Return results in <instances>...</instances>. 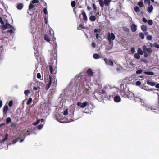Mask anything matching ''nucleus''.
Wrapping results in <instances>:
<instances>
[{
  "label": "nucleus",
  "instance_id": "nucleus-1",
  "mask_svg": "<svg viewBox=\"0 0 159 159\" xmlns=\"http://www.w3.org/2000/svg\"><path fill=\"white\" fill-rule=\"evenodd\" d=\"M120 95L124 98H128L131 100L133 99L135 102L138 101L140 99L138 97H134L133 93L130 91L126 92L122 91L120 92Z\"/></svg>",
  "mask_w": 159,
  "mask_h": 159
},
{
  "label": "nucleus",
  "instance_id": "nucleus-2",
  "mask_svg": "<svg viewBox=\"0 0 159 159\" xmlns=\"http://www.w3.org/2000/svg\"><path fill=\"white\" fill-rule=\"evenodd\" d=\"M143 51L140 48H139L137 50V53L139 55H142L144 53V56L145 57H147L148 55L150 56L152 52V49L149 48H147L145 45L142 46Z\"/></svg>",
  "mask_w": 159,
  "mask_h": 159
},
{
  "label": "nucleus",
  "instance_id": "nucleus-3",
  "mask_svg": "<svg viewBox=\"0 0 159 159\" xmlns=\"http://www.w3.org/2000/svg\"><path fill=\"white\" fill-rule=\"evenodd\" d=\"M111 1V0H104V1L103 2V0H98L99 4L101 7H103L104 5H105L106 6H109Z\"/></svg>",
  "mask_w": 159,
  "mask_h": 159
},
{
  "label": "nucleus",
  "instance_id": "nucleus-4",
  "mask_svg": "<svg viewBox=\"0 0 159 159\" xmlns=\"http://www.w3.org/2000/svg\"><path fill=\"white\" fill-rule=\"evenodd\" d=\"M115 36L113 33L108 32L107 34V39L109 43L111 44V40H114L115 39Z\"/></svg>",
  "mask_w": 159,
  "mask_h": 159
},
{
  "label": "nucleus",
  "instance_id": "nucleus-5",
  "mask_svg": "<svg viewBox=\"0 0 159 159\" xmlns=\"http://www.w3.org/2000/svg\"><path fill=\"white\" fill-rule=\"evenodd\" d=\"M54 36L48 33L47 34H45L44 36V40L48 42H49L51 39H52V37Z\"/></svg>",
  "mask_w": 159,
  "mask_h": 159
},
{
  "label": "nucleus",
  "instance_id": "nucleus-6",
  "mask_svg": "<svg viewBox=\"0 0 159 159\" xmlns=\"http://www.w3.org/2000/svg\"><path fill=\"white\" fill-rule=\"evenodd\" d=\"M2 29L5 30L7 29H12L14 31L15 30V28L10 24L6 23V24L2 26Z\"/></svg>",
  "mask_w": 159,
  "mask_h": 159
},
{
  "label": "nucleus",
  "instance_id": "nucleus-7",
  "mask_svg": "<svg viewBox=\"0 0 159 159\" xmlns=\"http://www.w3.org/2000/svg\"><path fill=\"white\" fill-rule=\"evenodd\" d=\"M104 60L106 64L111 66H113V62L111 60L107 58H105Z\"/></svg>",
  "mask_w": 159,
  "mask_h": 159
},
{
  "label": "nucleus",
  "instance_id": "nucleus-8",
  "mask_svg": "<svg viewBox=\"0 0 159 159\" xmlns=\"http://www.w3.org/2000/svg\"><path fill=\"white\" fill-rule=\"evenodd\" d=\"M39 2L38 0H33L30 3V9H32L35 7V3H39Z\"/></svg>",
  "mask_w": 159,
  "mask_h": 159
},
{
  "label": "nucleus",
  "instance_id": "nucleus-9",
  "mask_svg": "<svg viewBox=\"0 0 159 159\" xmlns=\"http://www.w3.org/2000/svg\"><path fill=\"white\" fill-rule=\"evenodd\" d=\"M49 80L48 81V83L46 85L45 89L46 90H48L50 88L52 84V77L50 75H49Z\"/></svg>",
  "mask_w": 159,
  "mask_h": 159
},
{
  "label": "nucleus",
  "instance_id": "nucleus-10",
  "mask_svg": "<svg viewBox=\"0 0 159 159\" xmlns=\"http://www.w3.org/2000/svg\"><path fill=\"white\" fill-rule=\"evenodd\" d=\"M88 102H85L83 103L78 102L77 103V105L78 106L81 107L82 108H85L87 105Z\"/></svg>",
  "mask_w": 159,
  "mask_h": 159
},
{
  "label": "nucleus",
  "instance_id": "nucleus-11",
  "mask_svg": "<svg viewBox=\"0 0 159 159\" xmlns=\"http://www.w3.org/2000/svg\"><path fill=\"white\" fill-rule=\"evenodd\" d=\"M8 110V107L7 105H5L3 107V111L4 116L7 115V111Z\"/></svg>",
  "mask_w": 159,
  "mask_h": 159
},
{
  "label": "nucleus",
  "instance_id": "nucleus-12",
  "mask_svg": "<svg viewBox=\"0 0 159 159\" xmlns=\"http://www.w3.org/2000/svg\"><path fill=\"white\" fill-rule=\"evenodd\" d=\"M82 14L83 16V19L85 23H86L88 20V18L85 12L84 11H83Z\"/></svg>",
  "mask_w": 159,
  "mask_h": 159
},
{
  "label": "nucleus",
  "instance_id": "nucleus-13",
  "mask_svg": "<svg viewBox=\"0 0 159 159\" xmlns=\"http://www.w3.org/2000/svg\"><path fill=\"white\" fill-rule=\"evenodd\" d=\"M131 29L132 32H135L137 29V26L134 24H132L131 25Z\"/></svg>",
  "mask_w": 159,
  "mask_h": 159
},
{
  "label": "nucleus",
  "instance_id": "nucleus-14",
  "mask_svg": "<svg viewBox=\"0 0 159 159\" xmlns=\"http://www.w3.org/2000/svg\"><path fill=\"white\" fill-rule=\"evenodd\" d=\"M20 114L17 113L14 115L12 117H11V118L14 119H21L22 117L20 118Z\"/></svg>",
  "mask_w": 159,
  "mask_h": 159
},
{
  "label": "nucleus",
  "instance_id": "nucleus-15",
  "mask_svg": "<svg viewBox=\"0 0 159 159\" xmlns=\"http://www.w3.org/2000/svg\"><path fill=\"white\" fill-rule=\"evenodd\" d=\"M8 137V134H5V137L2 139L0 141V143H4V142L7 140Z\"/></svg>",
  "mask_w": 159,
  "mask_h": 159
},
{
  "label": "nucleus",
  "instance_id": "nucleus-16",
  "mask_svg": "<svg viewBox=\"0 0 159 159\" xmlns=\"http://www.w3.org/2000/svg\"><path fill=\"white\" fill-rule=\"evenodd\" d=\"M121 100L120 97L118 96H116L114 98V101L116 102H119Z\"/></svg>",
  "mask_w": 159,
  "mask_h": 159
},
{
  "label": "nucleus",
  "instance_id": "nucleus-17",
  "mask_svg": "<svg viewBox=\"0 0 159 159\" xmlns=\"http://www.w3.org/2000/svg\"><path fill=\"white\" fill-rule=\"evenodd\" d=\"M87 73L90 76H93V73L92 70L90 68H89L87 70Z\"/></svg>",
  "mask_w": 159,
  "mask_h": 159
},
{
  "label": "nucleus",
  "instance_id": "nucleus-18",
  "mask_svg": "<svg viewBox=\"0 0 159 159\" xmlns=\"http://www.w3.org/2000/svg\"><path fill=\"white\" fill-rule=\"evenodd\" d=\"M148 6V7L147 8V10L149 13H151L153 9L152 5H150Z\"/></svg>",
  "mask_w": 159,
  "mask_h": 159
},
{
  "label": "nucleus",
  "instance_id": "nucleus-19",
  "mask_svg": "<svg viewBox=\"0 0 159 159\" xmlns=\"http://www.w3.org/2000/svg\"><path fill=\"white\" fill-rule=\"evenodd\" d=\"M23 7V5L22 3H20L17 5V8L18 10L21 9Z\"/></svg>",
  "mask_w": 159,
  "mask_h": 159
},
{
  "label": "nucleus",
  "instance_id": "nucleus-20",
  "mask_svg": "<svg viewBox=\"0 0 159 159\" xmlns=\"http://www.w3.org/2000/svg\"><path fill=\"white\" fill-rule=\"evenodd\" d=\"M147 84L151 86H154L156 84V83L154 82H150L149 80H147Z\"/></svg>",
  "mask_w": 159,
  "mask_h": 159
},
{
  "label": "nucleus",
  "instance_id": "nucleus-21",
  "mask_svg": "<svg viewBox=\"0 0 159 159\" xmlns=\"http://www.w3.org/2000/svg\"><path fill=\"white\" fill-rule=\"evenodd\" d=\"M141 28L142 31L143 32L146 31L147 30V27L144 25H142L141 26Z\"/></svg>",
  "mask_w": 159,
  "mask_h": 159
},
{
  "label": "nucleus",
  "instance_id": "nucleus-22",
  "mask_svg": "<svg viewBox=\"0 0 159 159\" xmlns=\"http://www.w3.org/2000/svg\"><path fill=\"white\" fill-rule=\"evenodd\" d=\"M93 57L95 59H97L100 58V55L97 53H95L93 55Z\"/></svg>",
  "mask_w": 159,
  "mask_h": 159
},
{
  "label": "nucleus",
  "instance_id": "nucleus-23",
  "mask_svg": "<svg viewBox=\"0 0 159 159\" xmlns=\"http://www.w3.org/2000/svg\"><path fill=\"white\" fill-rule=\"evenodd\" d=\"M96 17L94 15L91 16L89 17V19L91 21L93 22L96 20Z\"/></svg>",
  "mask_w": 159,
  "mask_h": 159
},
{
  "label": "nucleus",
  "instance_id": "nucleus-24",
  "mask_svg": "<svg viewBox=\"0 0 159 159\" xmlns=\"http://www.w3.org/2000/svg\"><path fill=\"white\" fill-rule=\"evenodd\" d=\"M49 69L50 72L52 74L53 73L55 69H53L52 66L51 65H49Z\"/></svg>",
  "mask_w": 159,
  "mask_h": 159
},
{
  "label": "nucleus",
  "instance_id": "nucleus-25",
  "mask_svg": "<svg viewBox=\"0 0 159 159\" xmlns=\"http://www.w3.org/2000/svg\"><path fill=\"white\" fill-rule=\"evenodd\" d=\"M138 5L140 7H144L143 4V0H141L139 1L138 3Z\"/></svg>",
  "mask_w": 159,
  "mask_h": 159
},
{
  "label": "nucleus",
  "instance_id": "nucleus-26",
  "mask_svg": "<svg viewBox=\"0 0 159 159\" xmlns=\"http://www.w3.org/2000/svg\"><path fill=\"white\" fill-rule=\"evenodd\" d=\"M134 57L137 59H140V55L137 53L134 54Z\"/></svg>",
  "mask_w": 159,
  "mask_h": 159
},
{
  "label": "nucleus",
  "instance_id": "nucleus-27",
  "mask_svg": "<svg viewBox=\"0 0 159 159\" xmlns=\"http://www.w3.org/2000/svg\"><path fill=\"white\" fill-rule=\"evenodd\" d=\"M144 73L145 74L148 75H153L154 74V73L152 72L145 71L144 72Z\"/></svg>",
  "mask_w": 159,
  "mask_h": 159
},
{
  "label": "nucleus",
  "instance_id": "nucleus-28",
  "mask_svg": "<svg viewBox=\"0 0 159 159\" xmlns=\"http://www.w3.org/2000/svg\"><path fill=\"white\" fill-rule=\"evenodd\" d=\"M139 37L142 39H143L144 38V34L143 33H140L139 34Z\"/></svg>",
  "mask_w": 159,
  "mask_h": 159
},
{
  "label": "nucleus",
  "instance_id": "nucleus-29",
  "mask_svg": "<svg viewBox=\"0 0 159 159\" xmlns=\"http://www.w3.org/2000/svg\"><path fill=\"white\" fill-rule=\"evenodd\" d=\"M106 92L104 89L101 90L100 91L98 92V93L100 95H101L102 94H106Z\"/></svg>",
  "mask_w": 159,
  "mask_h": 159
},
{
  "label": "nucleus",
  "instance_id": "nucleus-30",
  "mask_svg": "<svg viewBox=\"0 0 159 159\" xmlns=\"http://www.w3.org/2000/svg\"><path fill=\"white\" fill-rule=\"evenodd\" d=\"M84 28V27L82 24H80L77 27L78 30H81V29Z\"/></svg>",
  "mask_w": 159,
  "mask_h": 159
},
{
  "label": "nucleus",
  "instance_id": "nucleus-31",
  "mask_svg": "<svg viewBox=\"0 0 159 159\" xmlns=\"http://www.w3.org/2000/svg\"><path fill=\"white\" fill-rule=\"evenodd\" d=\"M134 11L136 12H139L140 11V9L138 6H135L134 8Z\"/></svg>",
  "mask_w": 159,
  "mask_h": 159
},
{
  "label": "nucleus",
  "instance_id": "nucleus-32",
  "mask_svg": "<svg viewBox=\"0 0 159 159\" xmlns=\"http://www.w3.org/2000/svg\"><path fill=\"white\" fill-rule=\"evenodd\" d=\"M144 3L145 4H148L149 6L150 4V0H144Z\"/></svg>",
  "mask_w": 159,
  "mask_h": 159
},
{
  "label": "nucleus",
  "instance_id": "nucleus-33",
  "mask_svg": "<svg viewBox=\"0 0 159 159\" xmlns=\"http://www.w3.org/2000/svg\"><path fill=\"white\" fill-rule=\"evenodd\" d=\"M123 30L126 32H129V30L128 28L126 27H124L123 28Z\"/></svg>",
  "mask_w": 159,
  "mask_h": 159
},
{
  "label": "nucleus",
  "instance_id": "nucleus-34",
  "mask_svg": "<svg viewBox=\"0 0 159 159\" xmlns=\"http://www.w3.org/2000/svg\"><path fill=\"white\" fill-rule=\"evenodd\" d=\"M19 138H17L12 141V143L14 144L16 143L18 140Z\"/></svg>",
  "mask_w": 159,
  "mask_h": 159
},
{
  "label": "nucleus",
  "instance_id": "nucleus-35",
  "mask_svg": "<svg viewBox=\"0 0 159 159\" xmlns=\"http://www.w3.org/2000/svg\"><path fill=\"white\" fill-rule=\"evenodd\" d=\"M13 101L12 100H10L9 102V103H8V105H9V107H11L13 105Z\"/></svg>",
  "mask_w": 159,
  "mask_h": 159
},
{
  "label": "nucleus",
  "instance_id": "nucleus-36",
  "mask_svg": "<svg viewBox=\"0 0 159 159\" xmlns=\"http://www.w3.org/2000/svg\"><path fill=\"white\" fill-rule=\"evenodd\" d=\"M142 70L141 69H140L136 71V73L138 74H140L142 73Z\"/></svg>",
  "mask_w": 159,
  "mask_h": 159
},
{
  "label": "nucleus",
  "instance_id": "nucleus-37",
  "mask_svg": "<svg viewBox=\"0 0 159 159\" xmlns=\"http://www.w3.org/2000/svg\"><path fill=\"white\" fill-rule=\"evenodd\" d=\"M30 93V91L29 90H25L24 91V93L26 96H27Z\"/></svg>",
  "mask_w": 159,
  "mask_h": 159
},
{
  "label": "nucleus",
  "instance_id": "nucleus-38",
  "mask_svg": "<svg viewBox=\"0 0 159 159\" xmlns=\"http://www.w3.org/2000/svg\"><path fill=\"white\" fill-rule=\"evenodd\" d=\"M71 5L72 7H73L75 6V1H72L71 2Z\"/></svg>",
  "mask_w": 159,
  "mask_h": 159
},
{
  "label": "nucleus",
  "instance_id": "nucleus-39",
  "mask_svg": "<svg viewBox=\"0 0 159 159\" xmlns=\"http://www.w3.org/2000/svg\"><path fill=\"white\" fill-rule=\"evenodd\" d=\"M147 22H148V24L149 25H151L153 24V22H152V20H148V21Z\"/></svg>",
  "mask_w": 159,
  "mask_h": 159
},
{
  "label": "nucleus",
  "instance_id": "nucleus-40",
  "mask_svg": "<svg viewBox=\"0 0 159 159\" xmlns=\"http://www.w3.org/2000/svg\"><path fill=\"white\" fill-rule=\"evenodd\" d=\"M147 39L148 40H151L152 39V37L151 35H148L147 36Z\"/></svg>",
  "mask_w": 159,
  "mask_h": 159
},
{
  "label": "nucleus",
  "instance_id": "nucleus-41",
  "mask_svg": "<svg viewBox=\"0 0 159 159\" xmlns=\"http://www.w3.org/2000/svg\"><path fill=\"white\" fill-rule=\"evenodd\" d=\"M68 114V109H66L63 112V114L65 115H67Z\"/></svg>",
  "mask_w": 159,
  "mask_h": 159
},
{
  "label": "nucleus",
  "instance_id": "nucleus-42",
  "mask_svg": "<svg viewBox=\"0 0 159 159\" xmlns=\"http://www.w3.org/2000/svg\"><path fill=\"white\" fill-rule=\"evenodd\" d=\"M130 50L132 53H134L135 52V48L134 47L131 48Z\"/></svg>",
  "mask_w": 159,
  "mask_h": 159
},
{
  "label": "nucleus",
  "instance_id": "nucleus-43",
  "mask_svg": "<svg viewBox=\"0 0 159 159\" xmlns=\"http://www.w3.org/2000/svg\"><path fill=\"white\" fill-rule=\"evenodd\" d=\"M13 30H14L12 29H11L10 30H8L7 31V32L8 33H9L10 34L14 33L13 31Z\"/></svg>",
  "mask_w": 159,
  "mask_h": 159
},
{
  "label": "nucleus",
  "instance_id": "nucleus-44",
  "mask_svg": "<svg viewBox=\"0 0 159 159\" xmlns=\"http://www.w3.org/2000/svg\"><path fill=\"white\" fill-rule=\"evenodd\" d=\"M48 19V16L47 17L46 16L44 17V19L45 20V23L46 24H47L48 23L47 19Z\"/></svg>",
  "mask_w": 159,
  "mask_h": 159
},
{
  "label": "nucleus",
  "instance_id": "nucleus-45",
  "mask_svg": "<svg viewBox=\"0 0 159 159\" xmlns=\"http://www.w3.org/2000/svg\"><path fill=\"white\" fill-rule=\"evenodd\" d=\"M37 77L38 79H40L41 80L42 79H41V74H40V73H37Z\"/></svg>",
  "mask_w": 159,
  "mask_h": 159
},
{
  "label": "nucleus",
  "instance_id": "nucleus-46",
  "mask_svg": "<svg viewBox=\"0 0 159 159\" xmlns=\"http://www.w3.org/2000/svg\"><path fill=\"white\" fill-rule=\"evenodd\" d=\"M154 46L157 48H159V45L156 43L154 44Z\"/></svg>",
  "mask_w": 159,
  "mask_h": 159
},
{
  "label": "nucleus",
  "instance_id": "nucleus-47",
  "mask_svg": "<svg viewBox=\"0 0 159 159\" xmlns=\"http://www.w3.org/2000/svg\"><path fill=\"white\" fill-rule=\"evenodd\" d=\"M17 123H12L11 124V127H16Z\"/></svg>",
  "mask_w": 159,
  "mask_h": 159
},
{
  "label": "nucleus",
  "instance_id": "nucleus-48",
  "mask_svg": "<svg viewBox=\"0 0 159 159\" xmlns=\"http://www.w3.org/2000/svg\"><path fill=\"white\" fill-rule=\"evenodd\" d=\"M40 89V88L39 87H35L34 86V88H33V89L34 90H37L38 89Z\"/></svg>",
  "mask_w": 159,
  "mask_h": 159
},
{
  "label": "nucleus",
  "instance_id": "nucleus-49",
  "mask_svg": "<svg viewBox=\"0 0 159 159\" xmlns=\"http://www.w3.org/2000/svg\"><path fill=\"white\" fill-rule=\"evenodd\" d=\"M0 22L1 24L3 25H4V22L2 20V18L1 17H0Z\"/></svg>",
  "mask_w": 159,
  "mask_h": 159
},
{
  "label": "nucleus",
  "instance_id": "nucleus-50",
  "mask_svg": "<svg viewBox=\"0 0 159 159\" xmlns=\"http://www.w3.org/2000/svg\"><path fill=\"white\" fill-rule=\"evenodd\" d=\"M141 84V82L140 81H137L136 82V84L137 86H140Z\"/></svg>",
  "mask_w": 159,
  "mask_h": 159
},
{
  "label": "nucleus",
  "instance_id": "nucleus-51",
  "mask_svg": "<svg viewBox=\"0 0 159 159\" xmlns=\"http://www.w3.org/2000/svg\"><path fill=\"white\" fill-rule=\"evenodd\" d=\"M43 11H44V13L45 15H46L48 13L47 8H44L43 9Z\"/></svg>",
  "mask_w": 159,
  "mask_h": 159
},
{
  "label": "nucleus",
  "instance_id": "nucleus-52",
  "mask_svg": "<svg viewBox=\"0 0 159 159\" xmlns=\"http://www.w3.org/2000/svg\"><path fill=\"white\" fill-rule=\"evenodd\" d=\"M93 8L95 11L97 9V7L96 6L94 3L93 4Z\"/></svg>",
  "mask_w": 159,
  "mask_h": 159
},
{
  "label": "nucleus",
  "instance_id": "nucleus-53",
  "mask_svg": "<svg viewBox=\"0 0 159 159\" xmlns=\"http://www.w3.org/2000/svg\"><path fill=\"white\" fill-rule=\"evenodd\" d=\"M143 22H144V23H146V22H147L148 21L147 20V19L145 18H143Z\"/></svg>",
  "mask_w": 159,
  "mask_h": 159
},
{
  "label": "nucleus",
  "instance_id": "nucleus-54",
  "mask_svg": "<svg viewBox=\"0 0 159 159\" xmlns=\"http://www.w3.org/2000/svg\"><path fill=\"white\" fill-rule=\"evenodd\" d=\"M148 111L149 110V109H150L152 111H153L156 110V108L154 109L153 108H152V107H151L150 108H149V107L148 108Z\"/></svg>",
  "mask_w": 159,
  "mask_h": 159
},
{
  "label": "nucleus",
  "instance_id": "nucleus-55",
  "mask_svg": "<svg viewBox=\"0 0 159 159\" xmlns=\"http://www.w3.org/2000/svg\"><path fill=\"white\" fill-rule=\"evenodd\" d=\"M91 45L93 48H95L96 47V44H95V43L94 42H93L92 43Z\"/></svg>",
  "mask_w": 159,
  "mask_h": 159
},
{
  "label": "nucleus",
  "instance_id": "nucleus-56",
  "mask_svg": "<svg viewBox=\"0 0 159 159\" xmlns=\"http://www.w3.org/2000/svg\"><path fill=\"white\" fill-rule=\"evenodd\" d=\"M27 105H29L30 104V98H29L28 101L26 102Z\"/></svg>",
  "mask_w": 159,
  "mask_h": 159
},
{
  "label": "nucleus",
  "instance_id": "nucleus-57",
  "mask_svg": "<svg viewBox=\"0 0 159 159\" xmlns=\"http://www.w3.org/2000/svg\"><path fill=\"white\" fill-rule=\"evenodd\" d=\"M155 87L159 89V84L155 85Z\"/></svg>",
  "mask_w": 159,
  "mask_h": 159
},
{
  "label": "nucleus",
  "instance_id": "nucleus-58",
  "mask_svg": "<svg viewBox=\"0 0 159 159\" xmlns=\"http://www.w3.org/2000/svg\"><path fill=\"white\" fill-rule=\"evenodd\" d=\"M95 36L97 39H98L99 35L98 34L96 33L95 34Z\"/></svg>",
  "mask_w": 159,
  "mask_h": 159
},
{
  "label": "nucleus",
  "instance_id": "nucleus-59",
  "mask_svg": "<svg viewBox=\"0 0 159 159\" xmlns=\"http://www.w3.org/2000/svg\"><path fill=\"white\" fill-rule=\"evenodd\" d=\"M6 120V123L7 124H8L11 122V120Z\"/></svg>",
  "mask_w": 159,
  "mask_h": 159
},
{
  "label": "nucleus",
  "instance_id": "nucleus-60",
  "mask_svg": "<svg viewBox=\"0 0 159 159\" xmlns=\"http://www.w3.org/2000/svg\"><path fill=\"white\" fill-rule=\"evenodd\" d=\"M94 33H97L98 31V29H95L94 30Z\"/></svg>",
  "mask_w": 159,
  "mask_h": 159
},
{
  "label": "nucleus",
  "instance_id": "nucleus-61",
  "mask_svg": "<svg viewBox=\"0 0 159 159\" xmlns=\"http://www.w3.org/2000/svg\"><path fill=\"white\" fill-rule=\"evenodd\" d=\"M2 106V102L1 100H0V108Z\"/></svg>",
  "mask_w": 159,
  "mask_h": 159
},
{
  "label": "nucleus",
  "instance_id": "nucleus-62",
  "mask_svg": "<svg viewBox=\"0 0 159 159\" xmlns=\"http://www.w3.org/2000/svg\"><path fill=\"white\" fill-rule=\"evenodd\" d=\"M29 7V8H28V10H27V12L29 14V11H30V4L29 5V7Z\"/></svg>",
  "mask_w": 159,
  "mask_h": 159
},
{
  "label": "nucleus",
  "instance_id": "nucleus-63",
  "mask_svg": "<svg viewBox=\"0 0 159 159\" xmlns=\"http://www.w3.org/2000/svg\"><path fill=\"white\" fill-rule=\"evenodd\" d=\"M87 8L88 10H90L91 9V8L89 6H87Z\"/></svg>",
  "mask_w": 159,
  "mask_h": 159
},
{
  "label": "nucleus",
  "instance_id": "nucleus-64",
  "mask_svg": "<svg viewBox=\"0 0 159 159\" xmlns=\"http://www.w3.org/2000/svg\"><path fill=\"white\" fill-rule=\"evenodd\" d=\"M149 46L150 47H152V46H153V44H152V43H150V45H149Z\"/></svg>",
  "mask_w": 159,
  "mask_h": 159
}]
</instances>
